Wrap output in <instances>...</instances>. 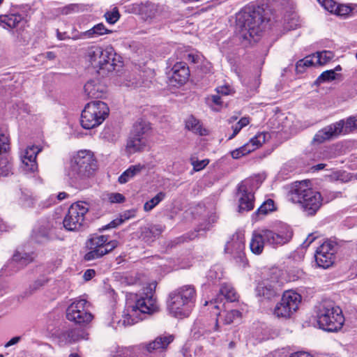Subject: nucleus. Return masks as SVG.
I'll return each instance as SVG.
<instances>
[{"instance_id":"nucleus-13","label":"nucleus","mask_w":357,"mask_h":357,"mask_svg":"<svg viewBox=\"0 0 357 357\" xmlns=\"http://www.w3.org/2000/svg\"><path fill=\"white\" fill-rule=\"evenodd\" d=\"M88 211V204L85 202L73 204L63 219L64 228L68 231L79 230L84 225V216Z\"/></svg>"},{"instance_id":"nucleus-9","label":"nucleus","mask_w":357,"mask_h":357,"mask_svg":"<svg viewBox=\"0 0 357 357\" xmlns=\"http://www.w3.org/2000/svg\"><path fill=\"white\" fill-rule=\"evenodd\" d=\"M355 129H357V116H350L347 119L346 122L340 120L319 130L315 134L313 142L321 144L338 136L344 130V132H348Z\"/></svg>"},{"instance_id":"nucleus-30","label":"nucleus","mask_w":357,"mask_h":357,"mask_svg":"<svg viewBox=\"0 0 357 357\" xmlns=\"http://www.w3.org/2000/svg\"><path fill=\"white\" fill-rule=\"evenodd\" d=\"M109 30L102 23L95 25L93 28L84 32H81L82 38H89L107 33Z\"/></svg>"},{"instance_id":"nucleus-55","label":"nucleus","mask_w":357,"mask_h":357,"mask_svg":"<svg viewBox=\"0 0 357 357\" xmlns=\"http://www.w3.org/2000/svg\"><path fill=\"white\" fill-rule=\"evenodd\" d=\"M217 93L221 95H229L231 93L232 89L229 85H223L216 88Z\"/></svg>"},{"instance_id":"nucleus-25","label":"nucleus","mask_w":357,"mask_h":357,"mask_svg":"<svg viewBox=\"0 0 357 357\" xmlns=\"http://www.w3.org/2000/svg\"><path fill=\"white\" fill-rule=\"evenodd\" d=\"M185 123V128L195 134L203 136L206 135L208 133L207 130L202 128V125L199 120L192 115L189 116L186 119Z\"/></svg>"},{"instance_id":"nucleus-20","label":"nucleus","mask_w":357,"mask_h":357,"mask_svg":"<svg viewBox=\"0 0 357 357\" xmlns=\"http://www.w3.org/2000/svg\"><path fill=\"white\" fill-rule=\"evenodd\" d=\"M84 91L89 98H101L105 94L107 87L98 79H93L85 84Z\"/></svg>"},{"instance_id":"nucleus-10","label":"nucleus","mask_w":357,"mask_h":357,"mask_svg":"<svg viewBox=\"0 0 357 357\" xmlns=\"http://www.w3.org/2000/svg\"><path fill=\"white\" fill-rule=\"evenodd\" d=\"M301 300V296L296 291L292 290L284 291L280 302L274 307V315L284 319L291 318L298 310Z\"/></svg>"},{"instance_id":"nucleus-19","label":"nucleus","mask_w":357,"mask_h":357,"mask_svg":"<svg viewBox=\"0 0 357 357\" xmlns=\"http://www.w3.org/2000/svg\"><path fill=\"white\" fill-rule=\"evenodd\" d=\"M9 148L8 137L0 133V176H7L12 173L13 165L6 154Z\"/></svg>"},{"instance_id":"nucleus-59","label":"nucleus","mask_w":357,"mask_h":357,"mask_svg":"<svg viewBox=\"0 0 357 357\" xmlns=\"http://www.w3.org/2000/svg\"><path fill=\"white\" fill-rule=\"evenodd\" d=\"M96 275V272L93 269L86 270L83 275V278L85 280L88 281L92 279Z\"/></svg>"},{"instance_id":"nucleus-27","label":"nucleus","mask_w":357,"mask_h":357,"mask_svg":"<svg viewBox=\"0 0 357 357\" xmlns=\"http://www.w3.org/2000/svg\"><path fill=\"white\" fill-rule=\"evenodd\" d=\"M20 14H9L0 16V25L3 28H15L22 20Z\"/></svg>"},{"instance_id":"nucleus-6","label":"nucleus","mask_w":357,"mask_h":357,"mask_svg":"<svg viewBox=\"0 0 357 357\" xmlns=\"http://www.w3.org/2000/svg\"><path fill=\"white\" fill-rule=\"evenodd\" d=\"M316 317L319 327L328 332L340 330L344 323L342 310L331 301H324L318 305Z\"/></svg>"},{"instance_id":"nucleus-4","label":"nucleus","mask_w":357,"mask_h":357,"mask_svg":"<svg viewBox=\"0 0 357 357\" xmlns=\"http://www.w3.org/2000/svg\"><path fill=\"white\" fill-rule=\"evenodd\" d=\"M197 293L192 285H184L169 295L167 309L176 318L187 317L195 307Z\"/></svg>"},{"instance_id":"nucleus-46","label":"nucleus","mask_w":357,"mask_h":357,"mask_svg":"<svg viewBox=\"0 0 357 357\" xmlns=\"http://www.w3.org/2000/svg\"><path fill=\"white\" fill-rule=\"evenodd\" d=\"M190 162L193 167V169L195 172H199L202 170L209 163V160L204 159L202 160H198L191 158Z\"/></svg>"},{"instance_id":"nucleus-22","label":"nucleus","mask_w":357,"mask_h":357,"mask_svg":"<svg viewBox=\"0 0 357 357\" xmlns=\"http://www.w3.org/2000/svg\"><path fill=\"white\" fill-rule=\"evenodd\" d=\"M130 12L151 17L154 13V5L149 1H139L132 3L128 6Z\"/></svg>"},{"instance_id":"nucleus-60","label":"nucleus","mask_w":357,"mask_h":357,"mask_svg":"<svg viewBox=\"0 0 357 357\" xmlns=\"http://www.w3.org/2000/svg\"><path fill=\"white\" fill-rule=\"evenodd\" d=\"M240 126H238L237 123H236L234 126H232L233 133L228 137V139H233L241 130Z\"/></svg>"},{"instance_id":"nucleus-36","label":"nucleus","mask_w":357,"mask_h":357,"mask_svg":"<svg viewBox=\"0 0 357 357\" xmlns=\"http://www.w3.org/2000/svg\"><path fill=\"white\" fill-rule=\"evenodd\" d=\"M315 60L319 66L325 65L331 61L334 57V53L331 51H322L314 54Z\"/></svg>"},{"instance_id":"nucleus-11","label":"nucleus","mask_w":357,"mask_h":357,"mask_svg":"<svg viewBox=\"0 0 357 357\" xmlns=\"http://www.w3.org/2000/svg\"><path fill=\"white\" fill-rule=\"evenodd\" d=\"M89 303L83 298H76L66 310V318L79 325L87 324L93 316L89 311Z\"/></svg>"},{"instance_id":"nucleus-32","label":"nucleus","mask_w":357,"mask_h":357,"mask_svg":"<svg viewBox=\"0 0 357 357\" xmlns=\"http://www.w3.org/2000/svg\"><path fill=\"white\" fill-rule=\"evenodd\" d=\"M220 296H224L227 301L234 302L237 300L238 296L230 284H223L220 289Z\"/></svg>"},{"instance_id":"nucleus-34","label":"nucleus","mask_w":357,"mask_h":357,"mask_svg":"<svg viewBox=\"0 0 357 357\" xmlns=\"http://www.w3.org/2000/svg\"><path fill=\"white\" fill-rule=\"evenodd\" d=\"M275 210V203L272 199H268L265 201L257 210L254 215H256L258 218H261L262 216L267 215L268 213L274 211Z\"/></svg>"},{"instance_id":"nucleus-21","label":"nucleus","mask_w":357,"mask_h":357,"mask_svg":"<svg viewBox=\"0 0 357 357\" xmlns=\"http://www.w3.org/2000/svg\"><path fill=\"white\" fill-rule=\"evenodd\" d=\"M190 77V70L184 62H176L172 68V82L182 85L185 84Z\"/></svg>"},{"instance_id":"nucleus-50","label":"nucleus","mask_w":357,"mask_h":357,"mask_svg":"<svg viewBox=\"0 0 357 357\" xmlns=\"http://www.w3.org/2000/svg\"><path fill=\"white\" fill-rule=\"evenodd\" d=\"M241 315V312L238 310H233L227 312L225 316V324H229L233 322L236 317H238Z\"/></svg>"},{"instance_id":"nucleus-62","label":"nucleus","mask_w":357,"mask_h":357,"mask_svg":"<svg viewBox=\"0 0 357 357\" xmlns=\"http://www.w3.org/2000/svg\"><path fill=\"white\" fill-rule=\"evenodd\" d=\"M250 123L249 119L246 117L241 118L236 123L241 126V128L246 126Z\"/></svg>"},{"instance_id":"nucleus-29","label":"nucleus","mask_w":357,"mask_h":357,"mask_svg":"<svg viewBox=\"0 0 357 357\" xmlns=\"http://www.w3.org/2000/svg\"><path fill=\"white\" fill-rule=\"evenodd\" d=\"M267 136H269L268 133L259 132L252 137L250 141L244 145L247 146V149H249L250 153L261 146L266 142Z\"/></svg>"},{"instance_id":"nucleus-48","label":"nucleus","mask_w":357,"mask_h":357,"mask_svg":"<svg viewBox=\"0 0 357 357\" xmlns=\"http://www.w3.org/2000/svg\"><path fill=\"white\" fill-rule=\"evenodd\" d=\"M319 3L328 11L333 13L337 3L333 0H317Z\"/></svg>"},{"instance_id":"nucleus-53","label":"nucleus","mask_w":357,"mask_h":357,"mask_svg":"<svg viewBox=\"0 0 357 357\" xmlns=\"http://www.w3.org/2000/svg\"><path fill=\"white\" fill-rule=\"evenodd\" d=\"M248 153H250V150L247 149L246 146L243 145L239 149L233 151L231 154L233 158L237 159Z\"/></svg>"},{"instance_id":"nucleus-7","label":"nucleus","mask_w":357,"mask_h":357,"mask_svg":"<svg viewBox=\"0 0 357 357\" xmlns=\"http://www.w3.org/2000/svg\"><path fill=\"white\" fill-rule=\"evenodd\" d=\"M87 56L90 63L98 73H100V71L105 73V72L115 70L118 66L117 62L121 63L116 58V53L111 46H107L105 48L98 46L91 47L88 50Z\"/></svg>"},{"instance_id":"nucleus-39","label":"nucleus","mask_w":357,"mask_h":357,"mask_svg":"<svg viewBox=\"0 0 357 357\" xmlns=\"http://www.w3.org/2000/svg\"><path fill=\"white\" fill-rule=\"evenodd\" d=\"M336 73L334 70H329L323 72L317 79L316 83L321 84L326 82L332 81L335 79Z\"/></svg>"},{"instance_id":"nucleus-38","label":"nucleus","mask_w":357,"mask_h":357,"mask_svg":"<svg viewBox=\"0 0 357 357\" xmlns=\"http://www.w3.org/2000/svg\"><path fill=\"white\" fill-rule=\"evenodd\" d=\"M107 241L108 237L107 236H94L89 240L87 246L89 248L99 249L100 248H104V245Z\"/></svg>"},{"instance_id":"nucleus-35","label":"nucleus","mask_w":357,"mask_h":357,"mask_svg":"<svg viewBox=\"0 0 357 357\" xmlns=\"http://www.w3.org/2000/svg\"><path fill=\"white\" fill-rule=\"evenodd\" d=\"M337 252V244L332 241H326L323 243L316 250V253L335 255Z\"/></svg>"},{"instance_id":"nucleus-40","label":"nucleus","mask_w":357,"mask_h":357,"mask_svg":"<svg viewBox=\"0 0 357 357\" xmlns=\"http://www.w3.org/2000/svg\"><path fill=\"white\" fill-rule=\"evenodd\" d=\"M144 82L141 79V75H130L129 78L126 79V85L128 87H139L142 86Z\"/></svg>"},{"instance_id":"nucleus-18","label":"nucleus","mask_w":357,"mask_h":357,"mask_svg":"<svg viewBox=\"0 0 357 357\" xmlns=\"http://www.w3.org/2000/svg\"><path fill=\"white\" fill-rule=\"evenodd\" d=\"M244 234L243 231H236L227 243L225 250L232 255L234 258H239L241 260L244 257Z\"/></svg>"},{"instance_id":"nucleus-49","label":"nucleus","mask_w":357,"mask_h":357,"mask_svg":"<svg viewBox=\"0 0 357 357\" xmlns=\"http://www.w3.org/2000/svg\"><path fill=\"white\" fill-rule=\"evenodd\" d=\"M351 12V8L347 5H337L333 13L339 16H345Z\"/></svg>"},{"instance_id":"nucleus-26","label":"nucleus","mask_w":357,"mask_h":357,"mask_svg":"<svg viewBox=\"0 0 357 357\" xmlns=\"http://www.w3.org/2000/svg\"><path fill=\"white\" fill-rule=\"evenodd\" d=\"M144 169V165L140 164L132 165L121 174L118 181L121 184L126 183L136 175L139 174Z\"/></svg>"},{"instance_id":"nucleus-23","label":"nucleus","mask_w":357,"mask_h":357,"mask_svg":"<svg viewBox=\"0 0 357 357\" xmlns=\"http://www.w3.org/2000/svg\"><path fill=\"white\" fill-rule=\"evenodd\" d=\"M265 242L266 241L265 236L263 235V229L259 231H255L252 233L250 242L251 252L257 255L261 254L264 248Z\"/></svg>"},{"instance_id":"nucleus-44","label":"nucleus","mask_w":357,"mask_h":357,"mask_svg":"<svg viewBox=\"0 0 357 357\" xmlns=\"http://www.w3.org/2000/svg\"><path fill=\"white\" fill-rule=\"evenodd\" d=\"M87 335L84 332L79 330H72L68 333V338L70 342H76L82 339H86Z\"/></svg>"},{"instance_id":"nucleus-5","label":"nucleus","mask_w":357,"mask_h":357,"mask_svg":"<svg viewBox=\"0 0 357 357\" xmlns=\"http://www.w3.org/2000/svg\"><path fill=\"white\" fill-rule=\"evenodd\" d=\"M291 199L299 204L306 216H314L322 206L323 198L319 192L308 186V182H298L291 192Z\"/></svg>"},{"instance_id":"nucleus-12","label":"nucleus","mask_w":357,"mask_h":357,"mask_svg":"<svg viewBox=\"0 0 357 357\" xmlns=\"http://www.w3.org/2000/svg\"><path fill=\"white\" fill-rule=\"evenodd\" d=\"M150 130V123L143 119L137 120L134 123L127 142V149L130 153L140 151L146 146V137Z\"/></svg>"},{"instance_id":"nucleus-3","label":"nucleus","mask_w":357,"mask_h":357,"mask_svg":"<svg viewBox=\"0 0 357 357\" xmlns=\"http://www.w3.org/2000/svg\"><path fill=\"white\" fill-rule=\"evenodd\" d=\"M266 20L265 10L259 6H250L245 8L236 17V26L241 36L246 40L259 36L264 29Z\"/></svg>"},{"instance_id":"nucleus-41","label":"nucleus","mask_w":357,"mask_h":357,"mask_svg":"<svg viewBox=\"0 0 357 357\" xmlns=\"http://www.w3.org/2000/svg\"><path fill=\"white\" fill-rule=\"evenodd\" d=\"M56 38L59 40H63L66 39H73V40H77L79 38H82L81 33H74V32L72 33L71 35H70L68 32L63 31L61 32L59 31V29L56 30Z\"/></svg>"},{"instance_id":"nucleus-31","label":"nucleus","mask_w":357,"mask_h":357,"mask_svg":"<svg viewBox=\"0 0 357 357\" xmlns=\"http://www.w3.org/2000/svg\"><path fill=\"white\" fill-rule=\"evenodd\" d=\"M315 260L319 267L328 268L334 263L335 255L315 253Z\"/></svg>"},{"instance_id":"nucleus-17","label":"nucleus","mask_w":357,"mask_h":357,"mask_svg":"<svg viewBox=\"0 0 357 357\" xmlns=\"http://www.w3.org/2000/svg\"><path fill=\"white\" fill-rule=\"evenodd\" d=\"M250 181L245 180L238 185V212L250 211L254 208V194L248 189Z\"/></svg>"},{"instance_id":"nucleus-52","label":"nucleus","mask_w":357,"mask_h":357,"mask_svg":"<svg viewBox=\"0 0 357 357\" xmlns=\"http://www.w3.org/2000/svg\"><path fill=\"white\" fill-rule=\"evenodd\" d=\"M109 201L111 203H123L126 200V197L123 195L119 193V192H113L110 193L108 195Z\"/></svg>"},{"instance_id":"nucleus-28","label":"nucleus","mask_w":357,"mask_h":357,"mask_svg":"<svg viewBox=\"0 0 357 357\" xmlns=\"http://www.w3.org/2000/svg\"><path fill=\"white\" fill-rule=\"evenodd\" d=\"M33 260V257L28 253L23 252L20 253L19 252H15L13 255V257L11 261L9 262L10 266H17V268H20Z\"/></svg>"},{"instance_id":"nucleus-54","label":"nucleus","mask_w":357,"mask_h":357,"mask_svg":"<svg viewBox=\"0 0 357 357\" xmlns=\"http://www.w3.org/2000/svg\"><path fill=\"white\" fill-rule=\"evenodd\" d=\"M136 215V211L135 210H128V211H126L125 212H123V213L120 214L119 218V220H122V224L132 218H134Z\"/></svg>"},{"instance_id":"nucleus-47","label":"nucleus","mask_w":357,"mask_h":357,"mask_svg":"<svg viewBox=\"0 0 357 357\" xmlns=\"http://www.w3.org/2000/svg\"><path fill=\"white\" fill-rule=\"evenodd\" d=\"M163 231V227L160 225H155L151 226L147 231L146 234H149V236H153V238H156L159 236L162 232Z\"/></svg>"},{"instance_id":"nucleus-57","label":"nucleus","mask_w":357,"mask_h":357,"mask_svg":"<svg viewBox=\"0 0 357 357\" xmlns=\"http://www.w3.org/2000/svg\"><path fill=\"white\" fill-rule=\"evenodd\" d=\"M216 269H218L217 267H213L208 272V278L211 280L215 279H220L222 276V273H218Z\"/></svg>"},{"instance_id":"nucleus-16","label":"nucleus","mask_w":357,"mask_h":357,"mask_svg":"<svg viewBox=\"0 0 357 357\" xmlns=\"http://www.w3.org/2000/svg\"><path fill=\"white\" fill-rule=\"evenodd\" d=\"M281 282L276 276L263 280L259 282L256 287V293L258 296H263L270 299L275 296L280 289Z\"/></svg>"},{"instance_id":"nucleus-63","label":"nucleus","mask_w":357,"mask_h":357,"mask_svg":"<svg viewBox=\"0 0 357 357\" xmlns=\"http://www.w3.org/2000/svg\"><path fill=\"white\" fill-rule=\"evenodd\" d=\"M188 61H191L192 63H198L200 57L198 55L189 54H188Z\"/></svg>"},{"instance_id":"nucleus-64","label":"nucleus","mask_w":357,"mask_h":357,"mask_svg":"<svg viewBox=\"0 0 357 357\" xmlns=\"http://www.w3.org/2000/svg\"><path fill=\"white\" fill-rule=\"evenodd\" d=\"M211 100L213 102L217 105H221L222 104L221 98L219 95H213Z\"/></svg>"},{"instance_id":"nucleus-45","label":"nucleus","mask_w":357,"mask_h":357,"mask_svg":"<svg viewBox=\"0 0 357 357\" xmlns=\"http://www.w3.org/2000/svg\"><path fill=\"white\" fill-rule=\"evenodd\" d=\"M90 251L84 255V259L86 261H91L95 259H98L103 256V254L100 252L101 248H89Z\"/></svg>"},{"instance_id":"nucleus-2","label":"nucleus","mask_w":357,"mask_h":357,"mask_svg":"<svg viewBox=\"0 0 357 357\" xmlns=\"http://www.w3.org/2000/svg\"><path fill=\"white\" fill-rule=\"evenodd\" d=\"M155 284H149L144 287L137 298L135 304L129 305L124 310L122 318L117 321V326H128L135 324L144 319V314H151L158 310V305L154 291Z\"/></svg>"},{"instance_id":"nucleus-33","label":"nucleus","mask_w":357,"mask_h":357,"mask_svg":"<svg viewBox=\"0 0 357 357\" xmlns=\"http://www.w3.org/2000/svg\"><path fill=\"white\" fill-rule=\"evenodd\" d=\"M314 54L305 56L304 59L299 60L296 65V70L298 73H302L305 70V67L317 66Z\"/></svg>"},{"instance_id":"nucleus-61","label":"nucleus","mask_w":357,"mask_h":357,"mask_svg":"<svg viewBox=\"0 0 357 357\" xmlns=\"http://www.w3.org/2000/svg\"><path fill=\"white\" fill-rule=\"evenodd\" d=\"M289 357H312L307 352L298 351L292 354Z\"/></svg>"},{"instance_id":"nucleus-24","label":"nucleus","mask_w":357,"mask_h":357,"mask_svg":"<svg viewBox=\"0 0 357 357\" xmlns=\"http://www.w3.org/2000/svg\"><path fill=\"white\" fill-rule=\"evenodd\" d=\"M54 227L53 220L42 222L38 228L34 230L36 239L38 242H43V240H47L52 238V230Z\"/></svg>"},{"instance_id":"nucleus-1","label":"nucleus","mask_w":357,"mask_h":357,"mask_svg":"<svg viewBox=\"0 0 357 357\" xmlns=\"http://www.w3.org/2000/svg\"><path fill=\"white\" fill-rule=\"evenodd\" d=\"M97 169V161L92 152L87 150L78 151L72 156L66 169L69 185L78 190L88 188L89 180Z\"/></svg>"},{"instance_id":"nucleus-37","label":"nucleus","mask_w":357,"mask_h":357,"mask_svg":"<svg viewBox=\"0 0 357 357\" xmlns=\"http://www.w3.org/2000/svg\"><path fill=\"white\" fill-rule=\"evenodd\" d=\"M166 197L164 192H158L155 197L146 202L144 204V210L145 211H150L154 208L160 202H162Z\"/></svg>"},{"instance_id":"nucleus-58","label":"nucleus","mask_w":357,"mask_h":357,"mask_svg":"<svg viewBox=\"0 0 357 357\" xmlns=\"http://www.w3.org/2000/svg\"><path fill=\"white\" fill-rule=\"evenodd\" d=\"M315 239L316 236H314L313 234H309L305 241L302 244V246L305 248H307Z\"/></svg>"},{"instance_id":"nucleus-15","label":"nucleus","mask_w":357,"mask_h":357,"mask_svg":"<svg viewBox=\"0 0 357 357\" xmlns=\"http://www.w3.org/2000/svg\"><path fill=\"white\" fill-rule=\"evenodd\" d=\"M41 149L36 146H29L20 153L21 168L26 173L35 172L38 169L36 156Z\"/></svg>"},{"instance_id":"nucleus-14","label":"nucleus","mask_w":357,"mask_h":357,"mask_svg":"<svg viewBox=\"0 0 357 357\" xmlns=\"http://www.w3.org/2000/svg\"><path fill=\"white\" fill-rule=\"evenodd\" d=\"M263 235L268 244L277 247L289 243L292 238L293 232L288 226L283 225L276 231L263 229Z\"/></svg>"},{"instance_id":"nucleus-8","label":"nucleus","mask_w":357,"mask_h":357,"mask_svg":"<svg viewBox=\"0 0 357 357\" xmlns=\"http://www.w3.org/2000/svg\"><path fill=\"white\" fill-rule=\"evenodd\" d=\"M107 105L100 100L87 103L81 114V125L84 129H91L100 125L108 116Z\"/></svg>"},{"instance_id":"nucleus-51","label":"nucleus","mask_w":357,"mask_h":357,"mask_svg":"<svg viewBox=\"0 0 357 357\" xmlns=\"http://www.w3.org/2000/svg\"><path fill=\"white\" fill-rule=\"evenodd\" d=\"M118 244L119 243L117 241H110L109 242L107 241L104 245V248H101L100 252L105 255L116 248Z\"/></svg>"},{"instance_id":"nucleus-42","label":"nucleus","mask_w":357,"mask_h":357,"mask_svg":"<svg viewBox=\"0 0 357 357\" xmlns=\"http://www.w3.org/2000/svg\"><path fill=\"white\" fill-rule=\"evenodd\" d=\"M105 17L108 23L114 24L119 20L120 14L117 8H114L111 11L105 13Z\"/></svg>"},{"instance_id":"nucleus-43","label":"nucleus","mask_w":357,"mask_h":357,"mask_svg":"<svg viewBox=\"0 0 357 357\" xmlns=\"http://www.w3.org/2000/svg\"><path fill=\"white\" fill-rule=\"evenodd\" d=\"M47 282L48 279L45 276H40L30 285L29 289L31 293H33L34 291L40 289L42 287L46 284Z\"/></svg>"},{"instance_id":"nucleus-56","label":"nucleus","mask_w":357,"mask_h":357,"mask_svg":"<svg viewBox=\"0 0 357 357\" xmlns=\"http://www.w3.org/2000/svg\"><path fill=\"white\" fill-rule=\"evenodd\" d=\"M121 224H122V220H119V218H117L113 220L112 221H111L109 224L103 226L102 229L105 230L107 229L115 228V227L121 225Z\"/></svg>"}]
</instances>
